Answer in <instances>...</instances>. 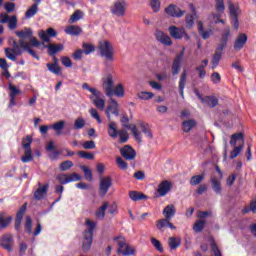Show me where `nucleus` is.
<instances>
[{"label": "nucleus", "instance_id": "1", "mask_svg": "<svg viewBox=\"0 0 256 256\" xmlns=\"http://www.w3.org/2000/svg\"><path fill=\"white\" fill-rule=\"evenodd\" d=\"M98 51L101 57H104V64L109 66V63H113L115 61V48L113 44L107 40H102L98 43Z\"/></svg>", "mask_w": 256, "mask_h": 256}, {"label": "nucleus", "instance_id": "2", "mask_svg": "<svg viewBox=\"0 0 256 256\" xmlns=\"http://www.w3.org/2000/svg\"><path fill=\"white\" fill-rule=\"evenodd\" d=\"M85 225H86V229L83 235L82 251L84 253H87L91 249V246L93 245V233L95 231V227H97V223L89 219H86Z\"/></svg>", "mask_w": 256, "mask_h": 256}, {"label": "nucleus", "instance_id": "3", "mask_svg": "<svg viewBox=\"0 0 256 256\" xmlns=\"http://www.w3.org/2000/svg\"><path fill=\"white\" fill-rule=\"evenodd\" d=\"M10 48H5V55L10 61H17V56L23 55V50H21V45H19V40L16 42L13 38L8 40Z\"/></svg>", "mask_w": 256, "mask_h": 256}, {"label": "nucleus", "instance_id": "4", "mask_svg": "<svg viewBox=\"0 0 256 256\" xmlns=\"http://www.w3.org/2000/svg\"><path fill=\"white\" fill-rule=\"evenodd\" d=\"M32 143L33 138L31 136H26L22 139V147L24 149V156L21 158L22 163H30V161H33V150H31Z\"/></svg>", "mask_w": 256, "mask_h": 256}, {"label": "nucleus", "instance_id": "5", "mask_svg": "<svg viewBox=\"0 0 256 256\" xmlns=\"http://www.w3.org/2000/svg\"><path fill=\"white\" fill-rule=\"evenodd\" d=\"M125 11H127V1L125 0H115L110 7V13L114 17H125Z\"/></svg>", "mask_w": 256, "mask_h": 256}, {"label": "nucleus", "instance_id": "6", "mask_svg": "<svg viewBox=\"0 0 256 256\" xmlns=\"http://www.w3.org/2000/svg\"><path fill=\"white\" fill-rule=\"evenodd\" d=\"M115 87V78H113V74L108 73L106 77L102 78V89L106 95V97H113V88Z\"/></svg>", "mask_w": 256, "mask_h": 256}, {"label": "nucleus", "instance_id": "7", "mask_svg": "<svg viewBox=\"0 0 256 256\" xmlns=\"http://www.w3.org/2000/svg\"><path fill=\"white\" fill-rule=\"evenodd\" d=\"M228 9L230 11V18L232 19V24L234 29H239V15H241V9L238 5L235 6L233 2L228 1Z\"/></svg>", "mask_w": 256, "mask_h": 256}, {"label": "nucleus", "instance_id": "8", "mask_svg": "<svg viewBox=\"0 0 256 256\" xmlns=\"http://www.w3.org/2000/svg\"><path fill=\"white\" fill-rule=\"evenodd\" d=\"M57 179L61 185H67V183H73L75 181H81V175L77 173L71 174H58Z\"/></svg>", "mask_w": 256, "mask_h": 256}, {"label": "nucleus", "instance_id": "9", "mask_svg": "<svg viewBox=\"0 0 256 256\" xmlns=\"http://www.w3.org/2000/svg\"><path fill=\"white\" fill-rule=\"evenodd\" d=\"M108 107L106 108V115L108 121H111V115H115L116 117H119V103H117V100L113 99L111 97L108 102Z\"/></svg>", "mask_w": 256, "mask_h": 256}, {"label": "nucleus", "instance_id": "10", "mask_svg": "<svg viewBox=\"0 0 256 256\" xmlns=\"http://www.w3.org/2000/svg\"><path fill=\"white\" fill-rule=\"evenodd\" d=\"M164 11L168 17H175L176 19H181V17L185 15V10H181V8L175 4H170Z\"/></svg>", "mask_w": 256, "mask_h": 256}, {"label": "nucleus", "instance_id": "11", "mask_svg": "<svg viewBox=\"0 0 256 256\" xmlns=\"http://www.w3.org/2000/svg\"><path fill=\"white\" fill-rule=\"evenodd\" d=\"M111 185H113V180L111 179V176L100 178L99 191L102 197H105L107 195V192L109 191V189H111Z\"/></svg>", "mask_w": 256, "mask_h": 256}, {"label": "nucleus", "instance_id": "12", "mask_svg": "<svg viewBox=\"0 0 256 256\" xmlns=\"http://www.w3.org/2000/svg\"><path fill=\"white\" fill-rule=\"evenodd\" d=\"M120 154L126 161H135V157H137V152L131 145H125L120 149Z\"/></svg>", "mask_w": 256, "mask_h": 256}, {"label": "nucleus", "instance_id": "13", "mask_svg": "<svg viewBox=\"0 0 256 256\" xmlns=\"http://www.w3.org/2000/svg\"><path fill=\"white\" fill-rule=\"evenodd\" d=\"M0 247L11 253L13 251V235L4 234L0 237Z\"/></svg>", "mask_w": 256, "mask_h": 256}, {"label": "nucleus", "instance_id": "14", "mask_svg": "<svg viewBox=\"0 0 256 256\" xmlns=\"http://www.w3.org/2000/svg\"><path fill=\"white\" fill-rule=\"evenodd\" d=\"M82 89H84L85 91H89L91 93L90 101H92V102L103 97V92L99 91L98 89H96L94 87L89 86L88 83H83Z\"/></svg>", "mask_w": 256, "mask_h": 256}, {"label": "nucleus", "instance_id": "15", "mask_svg": "<svg viewBox=\"0 0 256 256\" xmlns=\"http://www.w3.org/2000/svg\"><path fill=\"white\" fill-rule=\"evenodd\" d=\"M38 37H40L44 43H49V41H51L50 37H57V31L53 28H48L46 32L44 30H40L38 32Z\"/></svg>", "mask_w": 256, "mask_h": 256}, {"label": "nucleus", "instance_id": "16", "mask_svg": "<svg viewBox=\"0 0 256 256\" xmlns=\"http://www.w3.org/2000/svg\"><path fill=\"white\" fill-rule=\"evenodd\" d=\"M155 37L157 41L162 43V45H167V46L173 45V41H171V37H169V35L165 34V32L161 30H157L155 32Z\"/></svg>", "mask_w": 256, "mask_h": 256}, {"label": "nucleus", "instance_id": "17", "mask_svg": "<svg viewBox=\"0 0 256 256\" xmlns=\"http://www.w3.org/2000/svg\"><path fill=\"white\" fill-rule=\"evenodd\" d=\"M171 187H173L171 182L167 180L162 181L158 185V189H157L158 195H160V197H165V195H167L171 191Z\"/></svg>", "mask_w": 256, "mask_h": 256}, {"label": "nucleus", "instance_id": "18", "mask_svg": "<svg viewBox=\"0 0 256 256\" xmlns=\"http://www.w3.org/2000/svg\"><path fill=\"white\" fill-rule=\"evenodd\" d=\"M25 211H27V203L22 205L16 214V219H15L16 231H19V229H21V222L23 221V215H25Z\"/></svg>", "mask_w": 256, "mask_h": 256}, {"label": "nucleus", "instance_id": "19", "mask_svg": "<svg viewBox=\"0 0 256 256\" xmlns=\"http://www.w3.org/2000/svg\"><path fill=\"white\" fill-rule=\"evenodd\" d=\"M245 45H247V35L245 33H241L234 42V49L236 51H241Z\"/></svg>", "mask_w": 256, "mask_h": 256}, {"label": "nucleus", "instance_id": "20", "mask_svg": "<svg viewBox=\"0 0 256 256\" xmlns=\"http://www.w3.org/2000/svg\"><path fill=\"white\" fill-rule=\"evenodd\" d=\"M168 31L173 39H183V35H185V28L170 26Z\"/></svg>", "mask_w": 256, "mask_h": 256}, {"label": "nucleus", "instance_id": "21", "mask_svg": "<svg viewBox=\"0 0 256 256\" xmlns=\"http://www.w3.org/2000/svg\"><path fill=\"white\" fill-rule=\"evenodd\" d=\"M8 89L10 91L9 107H13V106H15V97H17V95H21V90H19V88L15 87V85H13V83H9Z\"/></svg>", "mask_w": 256, "mask_h": 256}, {"label": "nucleus", "instance_id": "22", "mask_svg": "<svg viewBox=\"0 0 256 256\" xmlns=\"http://www.w3.org/2000/svg\"><path fill=\"white\" fill-rule=\"evenodd\" d=\"M125 127H127V129H130V131L132 132V135H133L135 141H137V143H143V136L141 135V130H139L137 125L130 124L128 126L125 125Z\"/></svg>", "mask_w": 256, "mask_h": 256}, {"label": "nucleus", "instance_id": "23", "mask_svg": "<svg viewBox=\"0 0 256 256\" xmlns=\"http://www.w3.org/2000/svg\"><path fill=\"white\" fill-rule=\"evenodd\" d=\"M18 43H19L21 49H24V51H27V53L32 55L34 57V59L39 60V56L37 55V53L33 49H31V44H29L28 41L23 40V39H19Z\"/></svg>", "mask_w": 256, "mask_h": 256}, {"label": "nucleus", "instance_id": "24", "mask_svg": "<svg viewBox=\"0 0 256 256\" xmlns=\"http://www.w3.org/2000/svg\"><path fill=\"white\" fill-rule=\"evenodd\" d=\"M49 189V184H45L44 186H41V183H39V188L34 192V199L37 201H41L45 195H47V190Z\"/></svg>", "mask_w": 256, "mask_h": 256}, {"label": "nucleus", "instance_id": "25", "mask_svg": "<svg viewBox=\"0 0 256 256\" xmlns=\"http://www.w3.org/2000/svg\"><path fill=\"white\" fill-rule=\"evenodd\" d=\"M221 17H223L222 13L212 12L208 16V21H209V23H211V25H217V23L225 24V21L223 19H221Z\"/></svg>", "mask_w": 256, "mask_h": 256}, {"label": "nucleus", "instance_id": "26", "mask_svg": "<svg viewBox=\"0 0 256 256\" xmlns=\"http://www.w3.org/2000/svg\"><path fill=\"white\" fill-rule=\"evenodd\" d=\"M185 85H187V71L184 70L180 75V81H179V93L182 99H185V94H184Z\"/></svg>", "mask_w": 256, "mask_h": 256}, {"label": "nucleus", "instance_id": "27", "mask_svg": "<svg viewBox=\"0 0 256 256\" xmlns=\"http://www.w3.org/2000/svg\"><path fill=\"white\" fill-rule=\"evenodd\" d=\"M15 33L17 37H19V39H23V41H25V39H31V37H33V30L27 27L20 31H16Z\"/></svg>", "mask_w": 256, "mask_h": 256}, {"label": "nucleus", "instance_id": "28", "mask_svg": "<svg viewBox=\"0 0 256 256\" xmlns=\"http://www.w3.org/2000/svg\"><path fill=\"white\" fill-rule=\"evenodd\" d=\"M175 213H177V210L175 209V205L173 204L167 205L163 210L164 218L169 220L175 217Z\"/></svg>", "mask_w": 256, "mask_h": 256}, {"label": "nucleus", "instance_id": "29", "mask_svg": "<svg viewBox=\"0 0 256 256\" xmlns=\"http://www.w3.org/2000/svg\"><path fill=\"white\" fill-rule=\"evenodd\" d=\"M129 197L131 201H145L148 199L147 195L137 191H130Z\"/></svg>", "mask_w": 256, "mask_h": 256}, {"label": "nucleus", "instance_id": "30", "mask_svg": "<svg viewBox=\"0 0 256 256\" xmlns=\"http://www.w3.org/2000/svg\"><path fill=\"white\" fill-rule=\"evenodd\" d=\"M48 49V55L53 56L55 53H59V51H63V44H49L47 46Z\"/></svg>", "mask_w": 256, "mask_h": 256}, {"label": "nucleus", "instance_id": "31", "mask_svg": "<svg viewBox=\"0 0 256 256\" xmlns=\"http://www.w3.org/2000/svg\"><path fill=\"white\" fill-rule=\"evenodd\" d=\"M138 127L140 129V131L142 133H144L145 137H147V139H153V132H151V128H149V124H145V123H139Z\"/></svg>", "mask_w": 256, "mask_h": 256}, {"label": "nucleus", "instance_id": "32", "mask_svg": "<svg viewBox=\"0 0 256 256\" xmlns=\"http://www.w3.org/2000/svg\"><path fill=\"white\" fill-rule=\"evenodd\" d=\"M108 123V135L109 137H112V139H117V135L119 131L117 132V124L111 120Z\"/></svg>", "mask_w": 256, "mask_h": 256}, {"label": "nucleus", "instance_id": "33", "mask_svg": "<svg viewBox=\"0 0 256 256\" xmlns=\"http://www.w3.org/2000/svg\"><path fill=\"white\" fill-rule=\"evenodd\" d=\"M197 15L195 14H186L185 16V24H186V29H191L192 27H195V19H197Z\"/></svg>", "mask_w": 256, "mask_h": 256}, {"label": "nucleus", "instance_id": "34", "mask_svg": "<svg viewBox=\"0 0 256 256\" xmlns=\"http://www.w3.org/2000/svg\"><path fill=\"white\" fill-rule=\"evenodd\" d=\"M107 207H109V202H104L103 205H101L97 209L96 217L100 219V221H103V219H105V212L107 211Z\"/></svg>", "mask_w": 256, "mask_h": 256}, {"label": "nucleus", "instance_id": "35", "mask_svg": "<svg viewBox=\"0 0 256 256\" xmlns=\"http://www.w3.org/2000/svg\"><path fill=\"white\" fill-rule=\"evenodd\" d=\"M82 31L83 29H81V27L75 26V25L68 26L65 29V33L67 35H72V36L81 35Z\"/></svg>", "mask_w": 256, "mask_h": 256}, {"label": "nucleus", "instance_id": "36", "mask_svg": "<svg viewBox=\"0 0 256 256\" xmlns=\"http://www.w3.org/2000/svg\"><path fill=\"white\" fill-rule=\"evenodd\" d=\"M202 103L208 105V107H217L219 105V100L215 96H206L202 99Z\"/></svg>", "mask_w": 256, "mask_h": 256}, {"label": "nucleus", "instance_id": "37", "mask_svg": "<svg viewBox=\"0 0 256 256\" xmlns=\"http://www.w3.org/2000/svg\"><path fill=\"white\" fill-rule=\"evenodd\" d=\"M113 95L116 97H125V87L123 84L119 83L112 89V97Z\"/></svg>", "mask_w": 256, "mask_h": 256}, {"label": "nucleus", "instance_id": "38", "mask_svg": "<svg viewBox=\"0 0 256 256\" xmlns=\"http://www.w3.org/2000/svg\"><path fill=\"white\" fill-rule=\"evenodd\" d=\"M212 189L216 193V195H221V181L217 179V177H211Z\"/></svg>", "mask_w": 256, "mask_h": 256}, {"label": "nucleus", "instance_id": "39", "mask_svg": "<svg viewBox=\"0 0 256 256\" xmlns=\"http://www.w3.org/2000/svg\"><path fill=\"white\" fill-rule=\"evenodd\" d=\"M38 11H39V6H37V4H32L25 12L26 19H31V17H35Z\"/></svg>", "mask_w": 256, "mask_h": 256}, {"label": "nucleus", "instance_id": "40", "mask_svg": "<svg viewBox=\"0 0 256 256\" xmlns=\"http://www.w3.org/2000/svg\"><path fill=\"white\" fill-rule=\"evenodd\" d=\"M195 125H197L195 120H187L182 122V129L184 133H189V131H191V129H193Z\"/></svg>", "mask_w": 256, "mask_h": 256}, {"label": "nucleus", "instance_id": "41", "mask_svg": "<svg viewBox=\"0 0 256 256\" xmlns=\"http://www.w3.org/2000/svg\"><path fill=\"white\" fill-rule=\"evenodd\" d=\"M168 245L172 251H175L181 245V239L170 237L168 238Z\"/></svg>", "mask_w": 256, "mask_h": 256}, {"label": "nucleus", "instance_id": "42", "mask_svg": "<svg viewBox=\"0 0 256 256\" xmlns=\"http://www.w3.org/2000/svg\"><path fill=\"white\" fill-rule=\"evenodd\" d=\"M52 129L56 131V135H61L63 132V129H65V121L60 120L52 125Z\"/></svg>", "mask_w": 256, "mask_h": 256}, {"label": "nucleus", "instance_id": "43", "mask_svg": "<svg viewBox=\"0 0 256 256\" xmlns=\"http://www.w3.org/2000/svg\"><path fill=\"white\" fill-rule=\"evenodd\" d=\"M47 69L50 71V73H53L54 75H61V66L59 64H46Z\"/></svg>", "mask_w": 256, "mask_h": 256}, {"label": "nucleus", "instance_id": "44", "mask_svg": "<svg viewBox=\"0 0 256 256\" xmlns=\"http://www.w3.org/2000/svg\"><path fill=\"white\" fill-rule=\"evenodd\" d=\"M222 58L223 54L215 52L211 60V69H217V66L219 65V62L221 61Z\"/></svg>", "mask_w": 256, "mask_h": 256}, {"label": "nucleus", "instance_id": "45", "mask_svg": "<svg viewBox=\"0 0 256 256\" xmlns=\"http://www.w3.org/2000/svg\"><path fill=\"white\" fill-rule=\"evenodd\" d=\"M215 11L216 13H225V0H215Z\"/></svg>", "mask_w": 256, "mask_h": 256}, {"label": "nucleus", "instance_id": "46", "mask_svg": "<svg viewBox=\"0 0 256 256\" xmlns=\"http://www.w3.org/2000/svg\"><path fill=\"white\" fill-rule=\"evenodd\" d=\"M137 97L142 101H148V99H153L155 97V94H153L152 92L142 91L137 94Z\"/></svg>", "mask_w": 256, "mask_h": 256}, {"label": "nucleus", "instance_id": "47", "mask_svg": "<svg viewBox=\"0 0 256 256\" xmlns=\"http://www.w3.org/2000/svg\"><path fill=\"white\" fill-rule=\"evenodd\" d=\"M80 169L84 171L86 181H93V172L91 169H89V167L82 165L80 166Z\"/></svg>", "mask_w": 256, "mask_h": 256}, {"label": "nucleus", "instance_id": "48", "mask_svg": "<svg viewBox=\"0 0 256 256\" xmlns=\"http://www.w3.org/2000/svg\"><path fill=\"white\" fill-rule=\"evenodd\" d=\"M83 18V12L81 10H76L70 17L69 23H77L79 19Z\"/></svg>", "mask_w": 256, "mask_h": 256}, {"label": "nucleus", "instance_id": "49", "mask_svg": "<svg viewBox=\"0 0 256 256\" xmlns=\"http://www.w3.org/2000/svg\"><path fill=\"white\" fill-rule=\"evenodd\" d=\"M206 221L205 220H198L197 222H195L193 229L196 233H201V231H203V229H205V225H206Z\"/></svg>", "mask_w": 256, "mask_h": 256}, {"label": "nucleus", "instance_id": "50", "mask_svg": "<svg viewBox=\"0 0 256 256\" xmlns=\"http://www.w3.org/2000/svg\"><path fill=\"white\" fill-rule=\"evenodd\" d=\"M169 218L160 219L156 222V227L159 231H163L165 227H168L169 225Z\"/></svg>", "mask_w": 256, "mask_h": 256}, {"label": "nucleus", "instance_id": "51", "mask_svg": "<svg viewBox=\"0 0 256 256\" xmlns=\"http://www.w3.org/2000/svg\"><path fill=\"white\" fill-rule=\"evenodd\" d=\"M203 179H205V174L192 176L190 179V185H199Z\"/></svg>", "mask_w": 256, "mask_h": 256}, {"label": "nucleus", "instance_id": "52", "mask_svg": "<svg viewBox=\"0 0 256 256\" xmlns=\"http://www.w3.org/2000/svg\"><path fill=\"white\" fill-rule=\"evenodd\" d=\"M117 135L120 137L119 143H127V141H129V133L127 130H119Z\"/></svg>", "mask_w": 256, "mask_h": 256}, {"label": "nucleus", "instance_id": "53", "mask_svg": "<svg viewBox=\"0 0 256 256\" xmlns=\"http://www.w3.org/2000/svg\"><path fill=\"white\" fill-rule=\"evenodd\" d=\"M116 241L118 243V253H123V247L126 248L129 244H127V241L123 237L116 238Z\"/></svg>", "mask_w": 256, "mask_h": 256}, {"label": "nucleus", "instance_id": "54", "mask_svg": "<svg viewBox=\"0 0 256 256\" xmlns=\"http://www.w3.org/2000/svg\"><path fill=\"white\" fill-rule=\"evenodd\" d=\"M116 165L119 167V169H122V171H127L129 164L123 160L121 157L116 158Z\"/></svg>", "mask_w": 256, "mask_h": 256}, {"label": "nucleus", "instance_id": "55", "mask_svg": "<svg viewBox=\"0 0 256 256\" xmlns=\"http://www.w3.org/2000/svg\"><path fill=\"white\" fill-rule=\"evenodd\" d=\"M92 103L97 109H100V111L105 109V99H103V97L93 100Z\"/></svg>", "mask_w": 256, "mask_h": 256}, {"label": "nucleus", "instance_id": "56", "mask_svg": "<svg viewBox=\"0 0 256 256\" xmlns=\"http://www.w3.org/2000/svg\"><path fill=\"white\" fill-rule=\"evenodd\" d=\"M12 219V217L5 218L3 214H0V227L2 229H5V227H7L9 223H11Z\"/></svg>", "mask_w": 256, "mask_h": 256}, {"label": "nucleus", "instance_id": "57", "mask_svg": "<svg viewBox=\"0 0 256 256\" xmlns=\"http://www.w3.org/2000/svg\"><path fill=\"white\" fill-rule=\"evenodd\" d=\"M150 7L154 13H159L161 10V1L159 0H150Z\"/></svg>", "mask_w": 256, "mask_h": 256}, {"label": "nucleus", "instance_id": "58", "mask_svg": "<svg viewBox=\"0 0 256 256\" xmlns=\"http://www.w3.org/2000/svg\"><path fill=\"white\" fill-rule=\"evenodd\" d=\"M210 241L211 249L214 253V256H223L221 255V251L219 250V247L217 246V242H215V239L211 238Z\"/></svg>", "mask_w": 256, "mask_h": 256}, {"label": "nucleus", "instance_id": "59", "mask_svg": "<svg viewBox=\"0 0 256 256\" xmlns=\"http://www.w3.org/2000/svg\"><path fill=\"white\" fill-rule=\"evenodd\" d=\"M151 243L153 247H155L156 251H159V253H163L164 250L161 241L157 240L156 238H151Z\"/></svg>", "mask_w": 256, "mask_h": 256}, {"label": "nucleus", "instance_id": "60", "mask_svg": "<svg viewBox=\"0 0 256 256\" xmlns=\"http://www.w3.org/2000/svg\"><path fill=\"white\" fill-rule=\"evenodd\" d=\"M73 167V161L66 160L60 164V171H69Z\"/></svg>", "mask_w": 256, "mask_h": 256}, {"label": "nucleus", "instance_id": "61", "mask_svg": "<svg viewBox=\"0 0 256 256\" xmlns=\"http://www.w3.org/2000/svg\"><path fill=\"white\" fill-rule=\"evenodd\" d=\"M83 127H85V119H83L82 117H78L75 121H74V129H83Z\"/></svg>", "mask_w": 256, "mask_h": 256}, {"label": "nucleus", "instance_id": "62", "mask_svg": "<svg viewBox=\"0 0 256 256\" xmlns=\"http://www.w3.org/2000/svg\"><path fill=\"white\" fill-rule=\"evenodd\" d=\"M243 147H244L243 144L235 147L234 151H232L230 154V159H235L236 157H239V154L241 153V151H243Z\"/></svg>", "mask_w": 256, "mask_h": 256}, {"label": "nucleus", "instance_id": "63", "mask_svg": "<svg viewBox=\"0 0 256 256\" xmlns=\"http://www.w3.org/2000/svg\"><path fill=\"white\" fill-rule=\"evenodd\" d=\"M8 27L11 31H13V29H17V16H12L8 19Z\"/></svg>", "mask_w": 256, "mask_h": 256}, {"label": "nucleus", "instance_id": "64", "mask_svg": "<svg viewBox=\"0 0 256 256\" xmlns=\"http://www.w3.org/2000/svg\"><path fill=\"white\" fill-rule=\"evenodd\" d=\"M122 255L124 256H131L135 255V248L132 246H129V244L125 247V250L121 252Z\"/></svg>", "mask_w": 256, "mask_h": 256}]
</instances>
